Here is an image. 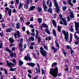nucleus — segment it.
<instances>
[{"instance_id": "39448f33", "label": "nucleus", "mask_w": 79, "mask_h": 79, "mask_svg": "<svg viewBox=\"0 0 79 79\" xmlns=\"http://www.w3.org/2000/svg\"><path fill=\"white\" fill-rule=\"evenodd\" d=\"M54 5L55 6H56V13H59V7L58 6V3L56 2V0H54Z\"/></svg>"}, {"instance_id": "6e6552de", "label": "nucleus", "mask_w": 79, "mask_h": 79, "mask_svg": "<svg viewBox=\"0 0 79 79\" xmlns=\"http://www.w3.org/2000/svg\"><path fill=\"white\" fill-rule=\"evenodd\" d=\"M6 11H5L6 14V12L8 11V13L9 16H11V10L10 9H9V8L8 7H6L5 8Z\"/></svg>"}, {"instance_id": "13d9d810", "label": "nucleus", "mask_w": 79, "mask_h": 79, "mask_svg": "<svg viewBox=\"0 0 79 79\" xmlns=\"http://www.w3.org/2000/svg\"><path fill=\"white\" fill-rule=\"evenodd\" d=\"M68 11H70V13H73V10H71V9L69 8L68 9Z\"/></svg>"}, {"instance_id": "412c9836", "label": "nucleus", "mask_w": 79, "mask_h": 79, "mask_svg": "<svg viewBox=\"0 0 79 79\" xmlns=\"http://www.w3.org/2000/svg\"><path fill=\"white\" fill-rule=\"evenodd\" d=\"M45 32H47L48 34H50V31L48 30V27L46 28L45 30Z\"/></svg>"}, {"instance_id": "bf43d9fd", "label": "nucleus", "mask_w": 79, "mask_h": 79, "mask_svg": "<svg viewBox=\"0 0 79 79\" xmlns=\"http://www.w3.org/2000/svg\"><path fill=\"white\" fill-rule=\"evenodd\" d=\"M44 73H45V71H44V70L43 69H41V73L42 74H44Z\"/></svg>"}, {"instance_id": "680f3d73", "label": "nucleus", "mask_w": 79, "mask_h": 79, "mask_svg": "<svg viewBox=\"0 0 79 79\" xmlns=\"http://www.w3.org/2000/svg\"><path fill=\"white\" fill-rule=\"evenodd\" d=\"M67 19H68V20L67 21V22L70 21V18H69V16H67Z\"/></svg>"}, {"instance_id": "f704fd0d", "label": "nucleus", "mask_w": 79, "mask_h": 79, "mask_svg": "<svg viewBox=\"0 0 79 79\" xmlns=\"http://www.w3.org/2000/svg\"><path fill=\"white\" fill-rule=\"evenodd\" d=\"M53 34L55 37H56V31H55V30H53Z\"/></svg>"}, {"instance_id": "a878e982", "label": "nucleus", "mask_w": 79, "mask_h": 79, "mask_svg": "<svg viewBox=\"0 0 79 79\" xmlns=\"http://www.w3.org/2000/svg\"><path fill=\"white\" fill-rule=\"evenodd\" d=\"M9 40L10 42V43H11V44L13 43V42H15V41L13 40V38H9Z\"/></svg>"}, {"instance_id": "774afa93", "label": "nucleus", "mask_w": 79, "mask_h": 79, "mask_svg": "<svg viewBox=\"0 0 79 79\" xmlns=\"http://www.w3.org/2000/svg\"><path fill=\"white\" fill-rule=\"evenodd\" d=\"M52 2H50L49 3V7H52Z\"/></svg>"}, {"instance_id": "20e7f679", "label": "nucleus", "mask_w": 79, "mask_h": 79, "mask_svg": "<svg viewBox=\"0 0 79 79\" xmlns=\"http://www.w3.org/2000/svg\"><path fill=\"white\" fill-rule=\"evenodd\" d=\"M40 53L42 56H47V52L45 50H44V49L43 48V47H40Z\"/></svg>"}, {"instance_id": "09e8293b", "label": "nucleus", "mask_w": 79, "mask_h": 79, "mask_svg": "<svg viewBox=\"0 0 79 79\" xmlns=\"http://www.w3.org/2000/svg\"><path fill=\"white\" fill-rule=\"evenodd\" d=\"M17 11L16 10V9L15 8H14L12 10V13H16Z\"/></svg>"}, {"instance_id": "9d476101", "label": "nucleus", "mask_w": 79, "mask_h": 79, "mask_svg": "<svg viewBox=\"0 0 79 79\" xmlns=\"http://www.w3.org/2000/svg\"><path fill=\"white\" fill-rule=\"evenodd\" d=\"M76 34H79V31H77L74 34L75 39L76 40H79V38L78 37V36H77V35H76Z\"/></svg>"}, {"instance_id": "a18cd8bd", "label": "nucleus", "mask_w": 79, "mask_h": 79, "mask_svg": "<svg viewBox=\"0 0 79 79\" xmlns=\"http://www.w3.org/2000/svg\"><path fill=\"white\" fill-rule=\"evenodd\" d=\"M57 30L58 31V32H61V28H60V26H58L57 27Z\"/></svg>"}, {"instance_id": "dca6fc26", "label": "nucleus", "mask_w": 79, "mask_h": 79, "mask_svg": "<svg viewBox=\"0 0 79 79\" xmlns=\"http://www.w3.org/2000/svg\"><path fill=\"white\" fill-rule=\"evenodd\" d=\"M51 48L53 50L54 53H56V51L58 50V49H57V48L56 49V48H55V47H54V46L51 47Z\"/></svg>"}, {"instance_id": "f8f14e48", "label": "nucleus", "mask_w": 79, "mask_h": 79, "mask_svg": "<svg viewBox=\"0 0 79 79\" xmlns=\"http://www.w3.org/2000/svg\"><path fill=\"white\" fill-rule=\"evenodd\" d=\"M60 19L63 22V24H64V26H67V22L66 20H65L63 18H62Z\"/></svg>"}, {"instance_id": "e2e57ef3", "label": "nucleus", "mask_w": 79, "mask_h": 79, "mask_svg": "<svg viewBox=\"0 0 79 79\" xmlns=\"http://www.w3.org/2000/svg\"><path fill=\"white\" fill-rule=\"evenodd\" d=\"M74 53V52H73V50L72 49V48H71V53L72 55H73V54Z\"/></svg>"}, {"instance_id": "ddd939ff", "label": "nucleus", "mask_w": 79, "mask_h": 79, "mask_svg": "<svg viewBox=\"0 0 79 79\" xmlns=\"http://www.w3.org/2000/svg\"><path fill=\"white\" fill-rule=\"evenodd\" d=\"M55 43L56 44V47H57V49H59V48H60V44H59V43L58 42L57 40H56L55 41Z\"/></svg>"}, {"instance_id": "603ef678", "label": "nucleus", "mask_w": 79, "mask_h": 79, "mask_svg": "<svg viewBox=\"0 0 79 79\" xmlns=\"http://www.w3.org/2000/svg\"><path fill=\"white\" fill-rule=\"evenodd\" d=\"M12 61L15 64V65L16 64V60L15 59H13L12 60Z\"/></svg>"}, {"instance_id": "473e14b6", "label": "nucleus", "mask_w": 79, "mask_h": 79, "mask_svg": "<svg viewBox=\"0 0 79 79\" xmlns=\"http://www.w3.org/2000/svg\"><path fill=\"white\" fill-rule=\"evenodd\" d=\"M23 62L21 60H19V66H21V65H23Z\"/></svg>"}, {"instance_id": "6ab92c4d", "label": "nucleus", "mask_w": 79, "mask_h": 79, "mask_svg": "<svg viewBox=\"0 0 79 79\" xmlns=\"http://www.w3.org/2000/svg\"><path fill=\"white\" fill-rule=\"evenodd\" d=\"M24 59L25 60H26V61H28V60L29 61H31V60H32V59L31 58V57H29V58H28L27 57V56H25V57L24 58Z\"/></svg>"}, {"instance_id": "2eb2a0df", "label": "nucleus", "mask_w": 79, "mask_h": 79, "mask_svg": "<svg viewBox=\"0 0 79 79\" xmlns=\"http://www.w3.org/2000/svg\"><path fill=\"white\" fill-rule=\"evenodd\" d=\"M5 50L6 51V52H9V53H13V51L9 49L8 48H5Z\"/></svg>"}, {"instance_id": "2f4dec72", "label": "nucleus", "mask_w": 79, "mask_h": 79, "mask_svg": "<svg viewBox=\"0 0 79 79\" xmlns=\"http://www.w3.org/2000/svg\"><path fill=\"white\" fill-rule=\"evenodd\" d=\"M70 18H74V14H73V12L70 13Z\"/></svg>"}, {"instance_id": "6e6d98bb", "label": "nucleus", "mask_w": 79, "mask_h": 79, "mask_svg": "<svg viewBox=\"0 0 79 79\" xmlns=\"http://www.w3.org/2000/svg\"><path fill=\"white\" fill-rule=\"evenodd\" d=\"M30 45L31 46H32L33 45H35V43L34 42H32L30 44Z\"/></svg>"}, {"instance_id": "49530a36", "label": "nucleus", "mask_w": 79, "mask_h": 79, "mask_svg": "<svg viewBox=\"0 0 79 79\" xmlns=\"http://www.w3.org/2000/svg\"><path fill=\"white\" fill-rule=\"evenodd\" d=\"M75 45H78L79 44V40L75 41Z\"/></svg>"}, {"instance_id": "c85d7f7f", "label": "nucleus", "mask_w": 79, "mask_h": 79, "mask_svg": "<svg viewBox=\"0 0 79 79\" xmlns=\"http://www.w3.org/2000/svg\"><path fill=\"white\" fill-rule=\"evenodd\" d=\"M37 10L38 12H41L42 11V8L38 6L37 7Z\"/></svg>"}, {"instance_id": "5701e85b", "label": "nucleus", "mask_w": 79, "mask_h": 79, "mask_svg": "<svg viewBox=\"0 0 79 79\" xmlns=\"http://www.w3.org/2000/svg\"><path fill=\"white\" fill-rule=\"evenodd\" d=\"M43 7L44 11H47V9L48 8V7H47V6L46 5H44L43 6Z\"/></svg>"}, {"instance_id": "4d7b16f0", "label": "nucleus", "mask_w": 79, "mask_h": 79, "mask_svg": "<svg viewBox=\"0 0 79 79\" xmlns=\"http://www.w3.org/2000/svg\"><path fill=\"white\" fill-rule=\"evenodd\" d=\"M42 4H43V6L44 5H46L45 4V1H42Z\"/></svg>"}, {"instance_id": "c03bdc74", "label": "nucleus", "mask_w": 79, "mask_h": 79, "mask_svg": "<svg viewBox=\"0 0 79 79\" xmlns=\"http://www.w3.org/2000/svg\"><path fill=\"white\" fill-rule=\"evenodd\" d=\"M44 47L45 49V50H47L48 51V47L47 46L45 45V44L44 45Z\"/></svg>"}, {"instance_id": "9b49d317", "label": "nucleus", "mask_w": 79, "mask_h": 79, "mask_svg": "<svg viewBox=\"0 0 79 79\" xmlns=\"http://www.w3.org/2000/svg\"><path fill=\"white\" fill-rule=\"evenodd\" d=\"M27 64L29 66H31L32 68H33V67H34L35 65V64L32 62H28L27 63Z\"/></svg>"}, {"instance_id": "cd10ccee", "label": "nucleus", "mask_w": 79, "mask_h": 79, "mask_svg": "<svg viewBox=\"0 0 79 79\" xmlns=\"http://www.w3.org/2000/svg\"><path fill=\"white\" fill-rule=\"evenodd\" d=\"M42 27H46V28H47L48 27V26L47 25V24L45 23H43L42 24Z\"/></svg>"}, {"instance_id": "393cba45", "label": "nucleus", "mask_w": 79, "mask_h": 79, "mask_svg": "<svg viewBox=\"0 0 79 79\" xmlns=\"http://www.w3.org/2000/svg\"><path fill=\"white\" fill-rule=\"evenodd\" d=\"M23 5L24 4H23V3L20 2L19 3V9H22V7L23 6Z\"/></svg>"}, {"instance_id": "f257e3e1", "label": "nucleus", "mask_w": 79, "mask_h": 79, "mask_svg": "<svg viewBox=\"0 0 79 79\" xmlns=\"http://www.w3.org/2000/svg\"><path fill=\"white\" fill-rule=\"evenodd\" d=\"M58 68L56 67L53 69L52 68L50 69L49 73L54 77H56L58 74Z\"/></svg>"}, {"instance_id": "423d86ee", "label": "nucleus", "mask_w": 79, "mask_h": 79, "mask_svg": "<svg viewBox=\"0 0 79 79\" xmlns=\"http://www.w3.org/2000/svg\"><path fill=\"white\" fill-rule=\"evenodd\" d=\"M75 23V29L77 31H78L79 32V23L78 22H77L75 21L74 22Z\"/></svg>"}, {"instance_id": "c9c22d12", "label": "nucleus", "mask_w": 79, "mask_h": 79, "mask_svg": "<svg viewBox=\"0 0 79 79\" xmlns=\"http://www.w3.org/2000/svg\"><path fill=\"white\" fill-rule=\"evenodd\" d=\"M29 39L31 40V41H34V37L33 36H31L29 38Z\"/></svg>"}, {"instance_id": "de8ad7c7", "label": "nucleus", "mask_w": 79, "mask_h": 79, "mask_svg": "<svg viewBox=\"0 0 79 79\" xmlns=\"http://www.w3.org/2000/svg\"><path fill=\"white\" fill-rule=\"evenodd\" d=\"M4 71L5 72V74H6V75H8V72H7V71H6V69H4Z\"/></svg>"}, {"instance_id": "f3484780", "label": "nucleus", "mask_w": 79, "mask_h": 79, "mask_svg": "<svg viewBox=\"0 0 79 79\" xmlns=\"http://www.w3.org/2000/svg\"><path fill=\"white\" fill-rule=\"evenodd\" d=\"M12 31H13V30L12 28H9L7 29L6 31L7 32H11Z\"/></svg>"}, {"instance_id": "7c9ffc66", "label": "nucleus", "mask_w": 79, "mask_h": 79, "mask_svg": "<svg viewBox=\"0 0 79 79\" xmlns=\"http://www.w3.org/2000/svg\"><path fill=\"white\" fill-rule=\"evenodd\" d=\"M19 48H23V44L22 43H19Z\"/></svg>"}, {"instance_id": "7ed1b4c3", "label": "nucleus", "mask_w": 79, "mask_h": 79, "mask_svg": "<svg viewBox=\"0 0 79 79\" xmlns=\"http://www.w3.org/2000/svg\"><path fill=\"white\" fill-rule=\"evenodd\" d=\"M62 33H63L64 37V39L66 40V42H67L69 40V33L68 31L66 32V31L64 30L62 31Z\"/></svg>"}, {"instance_id": "f03ea898", "label": "nucleus", "mask_w": 79, "mask_h": 79, "mask_svg": "<svg viewBox=\"0 0 79 79\" xmlns=\"http://www.w3.org/2000/svg\"><path fill=\"white\" fill-rule=\"evenodd\" d=\"M6 62L7 66H8L9 68H10V71H15V70L17 69V68L13 69L12 67L11 66H13V65H14V64L12 63H11V62L9 63V61H8V60H7L6 61Z\"/></svg>"}, {"instance_id": "864d4df0", "label": "nucleus", "mask_w": 79, "mask_h": 79, "mask_svg": "<svg viewBox=\"0 0 79 79\" xmlns=\"http://www.w3.org/2000/svg\"><path fill=\"white\" fill-rule=\"evenodd\" d=\"M66 48H67V49H71V48H71V47H70V46H69V45L67 46Z\"/></svg>"}, {"instance_id": "1a4fd4ad", "label": "nucleus", "mask_w": 79, "mask_h": 79, "mask_svg": "<svg viewBox=\"0 0 79 79\" xmlns=\"http://www.w3.org/2000/svg\"><path fill=\"white\" fill-rule=\"evenodd\" d=\"M36 65H37V66H38L39 68H38H38H35L36 71V74H38V73H39V74H40V66H39V64L38 63H37Z\"/></svg>"}, {"instance_id": "a19ab883", "label": "nucleus", "mask_w": 79, "mask_h": 79, "mask_svg": "<svg viewBox=\"0 0 79 79\" xmlns=\"http://www.w3.org/2000/svg\"><path fill=\"white\" fill-rule=\"evenodd\" d=\"M37 39H38V43H40V42L41 41V39H40V37H37Z\"/></svg>"}, {"instance_id": "8fccbe9b", "label": "nucleus", "mask_w": 79, "mask_h": 79, "mask_svg": "<svg viewBox=\"0 0 79 79\" xmlns=\"http://www.w3.org/2000/svg\"><path fill=\"white\" fill-rule=\"evenodd\" d=\"M29 48H30V50H33V49H34V47L32 46H30Z\"/></svg>"}, {"instance_id": "79ce46f5", "label": "nucleus", "mask_w": 79, "mask_h": 79, "mask_svg": "<svg viewBox=\"0 0 79 79\" xmlns=\"http://www.w3.org/2000/svg\"><path fill=\"white\" fill-rule=\"evenodd\" d=\"M67 8V7L66 6H63L62 9H63L64 12V11H65V10H66V8Z\"/></svg>"}, {"instance_id": "338daca9", "label": "nucleus", "mask_w": 79, "mask_h": 79, "mask_svg": "<svg viewBox=\"0 0 79 79\" xmlns=\"http://www.w3.org/2000/svg\"><path fill=\"white\" fill-rule=\"evenodd\" d=\"M2 27L3 29H4V28L5 27V24H2Z\"/></svg>"}, {"instance_id": "4be33fe9", "label": "nucleus", "mask_w": 79, "mask_h": 79, "mask_svg": "<svg viewBox=\"0 0 79 79\" xmlns=\"http://www.w3.org/2000/svg\"><path fill=\"white\" fill-rule=\"evenodd\" d=\"M16 55V53H11L10 54V57H11L12 58H13V57H15Z\"/></svg>"}, {"instance_id": "37998d69", "label": "nucleus", "mask_w": 79, "mask_h": 79, "mask_svg": "<svg viewBox=\"0 0 79 79\" xmlns=\"http://www.w3.org/2000/svg\"><path fill=\"white\" fill-rule=\"evenodd\" d=\"M17 29H19L20 27V23H18L16 24Z\"/></svg>"}, {"instance_id": "c756f323", "label": "nucleus", "mask_w": 79, "mask_h": 79, "mask_svg": "<svg viewBox=\"0 0 79 79\" xmlns=\"http://www.w3.org/2000/svg\"><path fill=\"white\" fill-rule=\"evenodd\" d=\"M38 21L39 24H40L42 23V19L41 18H38L37 19Z\"/></svg>"}, {"instance_id": "3c124183", "label": "nucleus", "mask_w": 79, "mask_h": 79, "mask_svg": "<svg viewBox=\"0 0 79 79\" xmlns=\"http://www.w3.org/2000/svg\"><path fill=\"white\" fill-rule=\"evenodd\" d=\"M26 3L27 5H29V4H30V0H27V1Z\"/></svg>"}, {"instance_id": "0e129e2a", "label": "nucleus", "mask_w": 79, "mask_h": 79, "mask_svg": "<svg viewBox=\"0 0 79 79\" xmlns=\"http://www.w3.org/2000/svg\"><path fill=\"white\" fill-rule=\"evenodd\" d=\"M30 27L33 29L34 28V26L32 24H31L29 26Z\"/></svg>"}, {"instance_id": "a211bd4d", "label": "nucleus", "mask_w": 79, "mask_h": 79, "mask_svg": "<svg viewBox=\"0 0 79 79\" xmlns=\"http://www.w3.org/2000/svg\"><path fill=\"white\" fill-rule=\"evenodd\" d=\"M73 27V26L71 25L70 26V27H69V31L72 32H74V29Z\"/></svg>"}, {"instance_id": "aec40b11", "label": "nucleus", "mask_w": 79, "mask_h": 79, "mask_svg": "<svg viewBox=\"0 0 79 79\" xmlns=\"http://www.w3.org/2000/svg\"><path fill=\"white\" fill-rule=\"evenodd\" d=\"M45 32H47L48 34H50V31L48 30V27L46 28L45 30Z\"/></svg>"}, {"instance_id": "5fc2aeb1", "label": "nucleus", "mask_w": 79, "mask_h": 79, "mask_svg": "<svg viewBox=\"0 0 79 79\" xmlns=\"http://www.w3.org/2000/svg\"><path fill=\"white\" fill-rule=\"evenodd\" d=\"M68 4L71 6H73V4L71 2H69Z\"/></svg>"}, {"instance_id": "e433bc0d", "label": "nucleus", "mask_w": 79, "mask_h": 79, "mask_svg": "<svg viewBox=\"0 0 79 79\" xmlns=\"http://www.w3.org/2000/svg\"><path fill=\"white\" fill-rule=\"evenodd\" d=\"M57 65V63L56 62H54L52 64V68H53L55 67V66H56V65Z\"/></svg>"}, {"instance_id": "58836bf2", "label": "nucleus", "mask_w": 79, "mask_h": 79, "mask_svg": "<svg viewBox=\"0 0 79 79\" xmlns=\"http://www.w3.org/2000/svg\"><path fill=\"white\" fill-rule=\"evenodd\" d=\"M29 6V5H28L27 4V3H25L24 6V7L25 9H27V8H28V7Z\"/></svg>"}, {"instance_id": "69168bd1", "label": "nucleus", "mask_w": 79, "mask_h": 79, "mask_svg": "<svg viewBox=\"0 0 79 79\" xmlns=\"http://www.w3.org/2000/svg\"><path fill=\"white\" fill-rule=\"evenodd\" d=\"M20 21H23V17H21L20 18Z\"/></svg>"}, {"instance_id": "b1692460", "label": "nucleus", "mask_w": 79, "mask_h": 79, "mask_svg": "<svg viewBox=\"0 0 79 79\" xmlns=\"http://www.w3.org/2000/svg\"><path fill=\"white\" fill-rule=\"evenodd\" d=\"M52 21V23L54 26H55V27H56V21H55V20H53Z\"/></svg>"}, {"instance_id": "bb28decb", "label": "nucleus", "mask_w": 79, "mask_h": 79, "mask_svg": "<svg viewBox=\"0 0 79 79\" xmlns=\"http://www.w3.org/2000/svg\"><path fill=\"white\" fill-rule=\"evenodd\" d=\"M47 11L49 12V13H52V8L51 7L48 8Z\"/></svg>"}, {"instance_id": "4c0bfd02", "label": "nucleus", "mask_w": 79, "mask_h": 79, "mask_svg": "<svg viewBox=\"0 0 79 79\" xmlns=\"http://www.w3.org/2000/svg\"><path fill=\"white\" fill-rule=\"evenodd\" d=\"M35 31L36 32V35L35 36V38L37 39V37L39 36V33H38V31H37V30H36Z\"/></svg>"}, {"instance_id": "72a5a7b5", "label": "nucleus", "mask_w": 79, "mask_h": 79, "mask_svg": "<svg viewBox=\"0 0 79 79\" xmlns=\"http://www.w3.org/2000/svg\"><path fill=\"white\" fill-rule=\"evenodd\" d=\"M48 39L49 40H51V37L50 36L47 37L45 38V40H48Z\"/></svg>"}, {"instance_id": "ea45409f", "label": "nucleus", "mask_w": 79, "mask_h": 79, "mask_svg": "<svg viewBox=\"0 0 79 79\" xmlns=\"http://www.w3.org/2000/svg\"><path fill=\"white\" fill-rule=\"evenodd\" d=\"M70 42H72L73 36H72V34L71 33H70Z\"/></svg>"}, {"instance_id": "0eeeda50", "label": "nucleus", "mask_w": 79, "mask_h": 79, "mask_svg": "<svg viewBox=\"0 0 79 79\" xmlns=\"http://www.w3.org/2000/svg\"><path fill=\"white\" fill-rule=\"evenodd\" d=\"M14 35L15 39L17 38V36H17L18 38H20V36H21L20 35V32H19V31H17L16 33H15L14 34Z\"/></svg>"}, {"instance_id": "4468645a", "label": "nucleus", "mask_w": 79, "mask_h": 79, "mask_svg": "<svg viewBox=\"0 0 79 79\" xmlns=\"http://www.w3.org/2000/svg\"><path fill=\"white\" fill-rule=\"evenodd\" d=\"M35 8V6H32L29 9L28 11H33Z\"/></svg>"}, {"instance_id": "052dcab7", "label": "nucleus", "mask_w": 79, "mask_h": 79, "mask_svg": "<svg viewBox=\"0 0 79 79\" xmlns=\"http://www.w3.org/2000/svg\"><path fill=\"white\" fill-rule=\"evenodd\" d=\"M0 35L1 37H3V33L2 32V33L0 32Z\"/></svg>"}]
</instances>
